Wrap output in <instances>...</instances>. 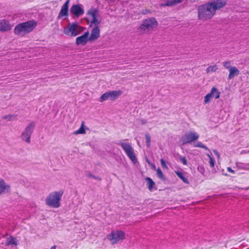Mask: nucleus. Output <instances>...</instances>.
<instances>
[{
	"label": "nucleus",
	"instance_id": "nucleus-42",
	"mask_svg": "<svg viewBox=\"0 0 249 249\" xmlns=\"http://www.w3.org/2000/svg\"><path fill=\"white\" fill-rule=\"evenodd\" d=\"M92 178H95V179H96V178H96V177H94V176H92Z\"/></svg>",
	"mask_w": 249,
	"mask_h": 249
},
{
	"label": "nucleus",
	"instance_id": "nucleus-19",
	"mask_svg": "<svg viewBox=\"0 0 249 249\" xmlns=\"http://www.w3.org/2000/svg\"><path fill=\"white\" fill-rule=\"evenodd\" d=\"M10 189V186L6 184L2 178H0V195Z\"/></svg>",
	"mask_w": 249,
	"mask_h": 249
},
{
	"label": "nucleus",
	"instance_id": "nucleus-34",
	"mask_svg": "<svg viewBox=\"0 0 249 249\" xmlns=\"http://www.w3.org/2000/svg\"><path fill=\"white\" fill-rule=\"evenodd\" d=\"M227 170L228 172L231 173L232 174L234 173V171L231 168V167H228Z\"/></svg>",
	"mask_w": 249,
	"mask_h": 249
},
{
	"label": "nucleus",
	"instance_id": "nucleus-36",
	"mask_svg": "<svg viewBox=\"0 0 249 249\" xmlns=\"http://www.w3.org/2000/svg\"><path fill=\"white\" fill-rule=\"evenodd\" d=\"M195 147H202V144L201 142H199L197 144L195 145Z\"/></svg>",
	"mask_w": 249,
	"mask_h": 249
},
{
	"label": "nucleus",
	"instance_id": "nucleus-18",
	"mask_svg": "<svg viewBox=\"0 0 249 249\" xmlns=\"http://www.w3.org/2000/svg\"><path fill=\"white\" fill-rule=\"evenodd\" d=\"M229 71L230 72L228 76L229 79H232L234 76L238 75L239 73V70L234 66L232 67Z\"/></svg>",
	"mask_w": 249,
	"mask_h": 249
},
{
	"label": "nucleus",
	"instance_id": "nucleus-41",
	"mask_svg": "<svg viewBox=\"0 0 249 249\" xmlns=\"http://www.w3.org/2000/svg\"><path fill=\"white\" fill-rule=\"evenodd\" d=\"M51 249H56V246H54L52 247Z\"/></svg>",
	"mask_w": 249,
	"mask_h": 249
},
{
	"label": "nucleus",
	"instance_id": "nucleus-39",
	"mask_svg": "<svg viewBox=\"0 0 249 249\" xmlns=\"http://www.w3.org/2000/svg\"><path fill=\"white\" fill-rule=\"evenodd\" d=\"M247 170H249V163H247Z\"/></svg>",
	"mask_w": 249,
	"mask_h": 249
},
{
	"label": "nucleus",
	"instance_id": "nucleus-26",
	"mask_svg": "<svg viewBox=\"0 0 249 249\" xmlns=\"http://www.w3.org/2000/svg\"><path fill=\"white\" fill-rule=\"evenodd\" d=\"M218 69V68L216 65L213 66H209L206 69V72L207 73L212 72L215 71Z\"/></svg>",
	"mask_w": 249,
	"mask_h": 249
},
{
	"label": "nucleus",
	"instance_id": "nucleus-27",
	"mask_svg": "<svg viewBox=\"0 0 249 249\" xmlns=\"http://www.w3.org/2000/svg\"><path fill=\"white\" fill-rule=\"evenodd\" d=\"M145 141L147 147L149 148L151 145V136L148 133L145 135Z\"/></svg>",
	"mask_w": 249,
	"mask_h": 249
},
{
	"label": "nucleus",
	"instance_id": "nucleus-24",
	"mask_svg": "<svg viewBox=\"0 0 249 249\" xmlns=\"http://www.w3.org/2000/svg\"><path fill=\"white\" fill-rule=\"evenodd\" d=\"M176 174L185 183H189L188 179L179 171H176Z\"/></svg>",
	"mask_w": 249,
	"mask_h": 249
},
{
	"label": "nucleus",
	"instance_id": "nucleus-38",
	"mask_svg": "<svg viewBox=\"0 0 249 249\" xmlns=\"http://www.w3.org/2000/svg\"><path fill=\"white\" fill-rule=\"evenodd\" d=\"M142 124H145L146 123V121L144 120H142Z\"/></svg>",
	"mask_w": 249,
	"mask_h": 249
},
{
	"label": "nucleus",
	"instance_id": "nucleus-14",
	"mask_svg": "<svg viewBox=\"0 0 249 249\" xmlns=\"http://www.w3.org/2000/svg\"><path fill=\"white\" fill-rule=\"evenodd\" d=\"M100 30L99 26H94L92 28L90 36L89 37V39L90 41H92L97 39L100 37Z\"/></svg>",
	"mask_w": 249,
	"mask_h": 249
},
{
	"label": "nucleus",
	"instance_id": "nucleus-9",
	"mask_svg": "<svg viewBox=\"0 0 249 249\" xmlns=\"http://www.w3.org/2000/svg\"><path fill=\"white\" fill-rule=\"evenodd\" d=\"M121 93L122 91L121 90H114L105 92L100 97L99 101L103 102L107 99L114 101L118 98Z\"/></svg>",
	"mask_w": 249,
	"mask_h": 249
},
{
	"label": "nucleus",
	"instance_id": "nucleus-5",
	"mask_svg": "<svg viewBox=\"0 0 249 249\" xmlns=\"http://www.w3.org/2000/svg\"><path fill=\"white\" fill-rule=\"evenodd\" d=\"M84 28L79 26L77 23L70 24L64 29V33L65 35L75 36L78 35L83 31Z\"/></svg>",
	"mask_w": 249,
	"mask_h": 249
},
{
	"label": "nucleus",
	"instance_id": "nucleus-40",
	"mask_svg": "<svg viewBox=\"0 0 249 249\" xmlns=\"http://www.w3.org/2000/svg\"><path fill=\"white\" fill-rule=\"evenodd\" d=\"M203 149L208 150L207 147L204 145L203 146Z\"/></svg>",
	"mask_w": 249,
	"mask_h": 249
},
{
	"label": "nucleus",
	"instance_id": "nucleus-7",
	"mask_svg": "<svg viewBox=\"0 0 249 249\" xmlns=\"http://www.w3.org/2000/svg\"><path fill=\"white\" fill-rule=\"evenodd\" d=\"M107 238L112 244H115L124 240L125 238V235L122 231H113L107 234Z\"/></svg>",
	"mask_w": 249,
	"mask_h": 249
},
{
	"label": "nucleus",
	"instance_id": "nucleus-8",
	"mask_svg": "<svg viewBox=\"0 0 249 249\" xmlns=\"http://www.w3.org/2000/svg\"><path fill=\"white\" fill-rule=\"evenodd\" d=\"M123 149L127 157L135 163L137 161V158L134 152V149L130 143L127 142H121L119 144Z\"/></svg>",
	"mask_w": 249,
	"mask_h": 249
},
{
	"label": "nucleus",
	"instance_id": "nucleus-3",
	"mask_svg": "<svg viewBox=\"0 0 249 249\" xmlns=\"http://www.w3.org/2000/svg\"><path fill=\"white\" fill-rule=\"evenodd\" d=\"M63 191L60 190L52 192L49 194L46 198V204L51 207L57 208L60 206V200L61 199Z\"/></svg>",
	"mask_w": 249,
	"mask_h": 249
},
{
	"label": "nucleus",
	"instance_id": "nucleus-13",
	"mask_svg": "<svg viewBox=\"0 0 249 249\" xmlns=\"http://www.w3.org/2000/svg\"><path fill=\"white\" fill-rule=\"evenodd\" d=\"M89 32L88 31H87L84 33V34L80 36L77 37L76 38V44L77 45H85L88 42V41L89 40Z\"/></svg>",
	"mask_w": 249,
	"mask_h": 249
},
{
	"label": "nucleus",
	"instance_id": "nucleus-20",
	"mask_svg": "<svg viewBox=\"0 0 249 249\" xmlns=\"http://www.w3.org/2000/svg\"><path fill=\"white\" fill-rule=\"evenodd\" d=\"M205 155L206 157L205 158V160H208L211 167H213L214 166V160L212 156V153L210 151H209V152L206 153Z\"/></svg>",
	"mask_w": 249,
	"mask_h": 249
},
{
	"label": "nucleus",
	"instance_id": "nucleus-33",
	"mask_svg": "<svg viewBox=\"0 0 249 249\" xmlns=\"http://www.w3.org/2000/svg\"><path fill=\"white\" fill-rule=\"evenodd\" d=\"M198 18H200V17H201V6H199L198 7Z\"/></svg>",
	"mask_w": 249,
	"mask_h": 249
},
{
	"label": "nucleus",
	"instance_id": "nucleus-1",
	"mask_svg": "<svg viewBox=\"0 0 249 249\" xmlns=\"http://www.w3.org/2000/svg\"><path fill=\"white\" fill-rule=\"evenodd\" d=\"M226 4V0H213L210 3L203 5V20L212 18L215 11L223 7Z\"/></svg>",
	"mask_w": 249,
	"mask_h": 249
},
{
	"label": "nucleus",
	"instance_id": "nucleus-23",
	"mask_svg": "<svg viewBox=\"0 0 249 249\" xmlns=\"http://www.w3.org/2000/svg\"><path fill=\"white\" fill-rule=\"evenodd\" d=\"M145 180L147 181V185L148 186L149 190L151 191L153 189V186L155 184V182L150 178L149 177L146 178Z\"/></svg>",
	"mask_w": 249,
	"mask_h": 249
},
{
	"label": "nucleus",
	"instance_id": "nucleus-37",
	"mask_svg": "<svg viewBox=\"0 0 249 249\" xmlns=\"http://www.w3.org/2000/svg\"><path fill=\"white\" fill-rule=\"evenodd\" d=\"M13 117V115H10V116H6L4 117L3 118L4 119H10L11 117Z\"/></svg>",
	"mask_w": 249,
	"mask_h": 249
},
{
	"label": "nucleus",
	"instance_id": "nucleus-16",
	"mask_svg": "<svg viewBox=\"0 0 249 249\" xmlns=\"http://www.w3.org/2000/svg\"><path fill=\"white\" fill-rule=\"evenodd\" d=\"M70 11L77 17L82 16L84 13V10L79 5L77 4L72 5Z\"/></svg>",
	"mask_w": 249,
	"mask_h": 249
},
{
	"label": "nucleus",
	"instance_id": "nucleus-31",
	"mask_svg": "<svg viewBox=\"0 0 249 249\" xmlns=\"http://www.w3.org/2000/svg\"><path fill=\"white\" fill-rule=\"evenodd\" d=\"M160 160L161 166L163 168H167V166H166L165 160L163 159H161Z\"/></svg>",
	"mask_w": 249,
	"mask_h": 249
},
{
	"label": "nucleus",
	"instance_id": "nucleus-28",
	"mask_svg": "<svg viewBox=\"0 0 249 249\" xmlns=\"http://www.w3.org/2000/svg\"><path fill=\"white\" fill-rule=\"evenodd\" d=\"M231 62L230 61H225L223 63V65L226 69L229 70L232 67H231Z\"/></svg>",
	"mask_w": 249,
	"mask_h": 249
},
{
	"label": "nucleus",
	"instance_id": "nucleus-21",
	"mask_svg": "<svg viewBox=\"0 0 249 249\" xmlns=\"http://www.w3.org/2000/svg\"><path fill=\"white\" fill-rule=\"evenodd\" d=\"M183 0H167L165 3L161 4V6H172L182 2Z\"/></svg>",
	"mask_w": 249,
	"mask_h": 249
},
{
	"label": "nucleus",
	"instance_id": "nucleus-12",
	"mask_svg": "<svg viewBox=\"0 0 249 249\" xmlns=\"http://www.w3.org/2000/svg\"><path fill=\"white\" fill-rule=\"evenodd\" d=\"M220 92L217 90V89L215 87H213L210 93L207 94L205 97L204 99V102L205 103H207L210 102L211 99L214 98L217 99L219 98L220 96Z\"/></svg>",
	"mask_w": 249,
	"mask_h": 249
},
{
	"label": "nucleus",
	"instance_id": "nucleus-17",
	"mask_svg": "<svg viewBox=\"0 0 249 249\" xmlns=\"http://www.w3.org/2000/svg\"><path fill=\"white\" fill-rule=\"evenodd\" d=\"M11 29V26L7 20L5 19L0 21V31L5 32L9 31Z\"/></svg>",
	"mask_w": 249,
	"mask_h": 249
},
{
	"label": "nucleus",
	"instance_id": "nucleus-15",
	"mask_svg": "<svg viewBox=\"0 0 249 249\" xmlns=\"http://www.w3.org/2000/svg\"><path fill=\"white\" fill-rule=\"evenodd\" d=\"M69 3V0H67L61 7L58 16V18H61L63 17L68 16Z\"/></svg>",
	"mask_w": 249,
	"mask_h": 249
},
{
	"label": "nucleus",
	"instance_id": "nucleus-43",
	"mask_svg": "<svg viewBox=\"0 0 249 249\" xmlns=\"http://www.w3.org/2000/svg\"><path fill=\"white\" fill-rule=\"evenodd\" d=\"M92 178H95V179H96V178H96V177H94V176H92Z\"/></svg>",
	"mask_w": 249,
	"mask_h": 249
},
{
	"label": "nucleus",
	"instance_id": "nucleus-35",
	"mask_svg": "<svg viewBox=\"0 0 249 249\" xmlns=\"http://www.w3.org/2000/svg\"><path fill=\"white\" fill-rule=\"evenodd\" d=\"M213 152L215 153V155L217 157V158H219L220 156V154L216 150H213Z\"/></svg>",
	"mask_w": 249,
	"mask_h": 249
},
{
	"label": "nucleus",
	"instance_id": "nucleus-2",
	"mask_svg": "<svg viewBox=\"0 0 249 249\" xmlns=\"http://www.w3.org/2000/svg\"><path fill=\"white\" fill-rule=\"evenodd\" d=\"M37 26V22L34 20H29L17 24L14 28V34L20 37L32 32Z\"/></svg>",
	"mask_w": 249,
	"mask_h": 249
},
{
	"label": "nucleus",
	"instance_id": "nucleus-4",
	"mask_svg": "<svg viewBox=\"0 0 249 249\" xmlns=\"http://www.w3.org/2000/svg\"><path fill=\"white\" fill-rule=\"evenodd\" d=\"M158 25V23L154 18H150L142 21L138 30L141 34H147L150 31H152L154 28L157 27Z\"/></svg>",
	"mask_w": 249,
	"mask_h": 249
},
{
	"label": "nucleus",
	"instance_id": "nucleus-25",
	"mask_svg": "<svg viewBox=\"0 0 249 249\" xmlns=\"http://www.w3.org/2000/svg\"><path fill=\"white\" fill-rule=\"evenodd\" d=\"M84 122H82L81 124V127L79 129L74 131V134L75 135L79 134H84L85 133V130L84 129Z\"/></svg>",
	"mask_w": 249,
	"mask_h": 249
},
{
	"label": "nucleus",
	"instance_id": "nucleus-11",
	"mask_svg": "<svg viewBox=\"0 0 249 249\" xmlns=\"http://www.w3.org/2000/svg\"><path fill=\"white\" fill-rule=\"evenodd\" d=\"M199 135L195 132H189L185 133L181 139L182 144L191 143L198 139Z\"/></svg>",
	"mask_w": 249,
	"mask_h": 249
},
{
	"label": "nucleus",
	"instance_id": "nucleus-30",
	"mask_svg": "<svg viewBox=\"0 0 249 249\" xmlns=\"http://www.w3.org/2000/svg\"><path fill=\"white\" fill-rule=\"evenodd\" d=\"M238 167L241 169L246 170H247V163H240L238 165Z\"/></svg>",
	"mask_w": 249,
	"mask_h": 249
},
{
	"label": "nucleus",
	"instance_id": "nucleus-44",
	"mask_svg": "<svg viewBox=\"0 0 249 249\" xmlns=\"http://www.w3.org/2000/svg\"><path fill=\"white\" fill-rule=\"evenodd\" d=\"M89 176L92 177V176H93V175H90Z\"/></svg>",
	"mask_w": 249,
	"mask_h": 249
},
{
	"label": "nucleus",
	"instance_id": "nucleus-10",
	"mask_svg": "<svg viewBox=\"0 0 249 249\" xmlns=\"http://www.w3.org/2000/svg\"><path fill=\"white\" fill-rule=\"evenodd\" d=\"M35 123L32 122L29 124L25 128V130L22 132L21 137L22 139L27 143L30 142V138L33 132Z\"/></svg>",
	"mask_w": 249,
	"mask_h": 249
},
{
	"label": "nucleus",
	"instance_id": "nucleus-6",
	"mask_svg": "<svg viewBox=\"0 0 249 249\" xmlns=\"http://www.w3.org/2000/svg\"><path fill=\"white\" fill-rule=\"evenodd\" d=\"M87 15L90 20V25L91 26H99L102 21V18L100 16L99 11L97 9L92 7L89 9L87 13Z\"/></svg>",
	"mask_w": 249,
	"mask_h": 249
},
{
	"label": "nucleus",
	"instance_id": "nucleus-32",
	"mask_svg": "<svg viewBox=\"0 0 249 249\" xmlns=\"http://www.w3.org/2000/svg\"><path fill=\"white\" fill-rule=\"evenodd\" d=\"M180 160L184 165H187V162L185 157H180Z\"/></svg>",
	"mask_w": 249,
	"mask_h": 249
},
{
	"label": "nucleus",
	"instance_id": "nucleus-22",
	"mask_svg": "<svg viewBox=\"0 0 249 249\" xmlns=\"http://www.w3.org/2000/svg\"><path fill=\"white\" fill-rule=\"evenodd\" d=\"M6 245L7 246H9L11 245H17V242L16 238L12 236H10V237L7 238L6 239Z\"/></svg>",
	"mask_w": 249,
	"mask_h": 249
},
{
	"label": "nucleus",
	"instance_id": "nucleus-29",
	"mask_svg": "<svg viewBox=\"0 0 249 249\" xmlns=\"http://www.w3.org/2000/svg\"><path fill=\"white\" fill-rule=\"evenodd\" d=\"M157 174L159 178H163V174L160 168H159L157 169Z\"/></svg>",
	"mask_w": 249,
	"mask_h": 249
}]
</instances>
